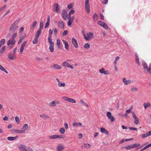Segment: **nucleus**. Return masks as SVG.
<instances>
[{"instance_id": "f257e3e1", "label": "nucleus", "mask_w": 151, "mask_h": 151, "mask_svg": "<svg viewBox=\"0 0 151 151\" xmlns=\"http://www.w3.org/2000/svg\"><path fill=\"white\" fill-rule=\"evenodd\" d=\"M94 34L90 32H87L86 34H83L84 39L87 41H91L93 38Z\"/></svg>"}, {"instance_id": "f03ea898", "label": "nucleus", "mask_w": 151, "mask_h": 151, "mask_svg": "<svg viewBox=\"0 0 151 151\" xmlns=\"http://www.w3.org/2000/svg\"><path fill=\"white\" fill-rule=\"evenodd\" d=\"M19 20H17L14 22L10 27L9 30L11 32H14L18 28V26L17 24L19 23Z\"/></svg>"}, {"instance_id": "7ed1b4c3", "label": "nucleus", "mask_w": 151, "mask_h": 151, "mask_svg": "<svg viewBox=\"0 0 151 151\" xmlns=\"http://www.w3.org/2000/svg\"><path fill=\"white\" fill-rule=\"evenodd\" d=\"M18 149L21 151H33L32 148L29 147L26 148L25 145L20 144L18 146Z\"/></svg>"}, {"instance_id": "20e7f679", "label": "nucleus", "mask_w": 151, "mask_h": 151, "mask_svg": "<svg viewBox=\"0 0 151 151\" xmlns=\"http://www.w3.org/2000/svg\"><path fill=\"white\" fill-rule=\"evenodd\" d=\"M132 115L133 118L134 119V123L136 125H137L139 123V119L137 117L134 112H132Z\"/></svg>"}, {"instance_id": "39448f33", "label": "nucleus", "mask_w": 151, "mask_h": 151, "mask_svg": "<svg viewBox=\"0 0 151 151\" xmlns=\"http://www.w3.org/2000/svg\"><path fill=\"white\" fill-rule=\"evenodd\" d=\"M123 82L125 85H127L133 83V80L129 79L127 80L125 78H123L122 80Z\"/></svg>"}, {"instance_id": "423d86ee", "label": "nucleus", "mask_w": 151, "mask_h": 151, "mask_svg": "<svg viewBox=\"0 0 151 151\" xmlns=\"http://www.w3.org/2000/svg\"><path fill=\"white\" fill-rule=\"evenodd\" d=\"M50 139H63V138L62 135H58V134H55L51 135L49 137Z\"/></svg>"}, {"instance_id": "0eeeda50", "label": "nucleus", "mask_w": 151, "mask_h": 151, "mask_svg": "<svg viewBox=\"0 0 151 151\" xmlns=\"http://www.w3.org/2000/svg\"><path fill=\"white\" fill-rule=\"evenodd\" d=\"M106 114L107 117L111 122H113L115 120V118L112 115L111 113L110 112H107Z\"/></svg>"}, {"instance_id": "6e6552de", "label": "nucleus", "mask_w": 151, "mask_h": 151, "mask_svg": "<svg viewBox=\"0 0 151 151\" xmlns=\"http://www.w3.org/2000/svg\"><path fill=\"white\" fill-rule=\"evenodd\" d=\"M61 15L63 19L65 20H66L68 15H67V12L65 10H63Z\"/></svg>"}, {"instance_id": "1a4fd4ad", "label": "nucleus", "mask_w": 151, "mask_h": 151, "mask_svg": "<svg viewBox=\"0 0 151 151\" xmlns=\"http://www.w3.org/2000/svg\"><path fill=\"white\" fill-rule=\"evenodd\" d=\"M63 66L65 68H69L72 69H73V67L71 65L69 64V63L66 61L64 62L62 64Z\"/></svg>"}, {"instance_id": "9d476101", "label": "nucleus", "mask_w": 151, "mask_h": 151, "mask_svg": "<svg viewBox=\"0 0 151 151\" xmlns=\"http://www.w3.org/2000/svg\"><path fill=\"white\" fill-rule=\"evenodd\" d=\"M98 24L103 27L106 29H109L108 27L106 24L104 22L99 21L98 22Z\"/></svg>"}, {"instance_id": "9b49d317", "label": "nucleus", "mask_w": 151, "mask_h": 151, "mask_svg": "<svg viewBox=\"0 0 151 151\" xmlns=\"http://www.w3.org/2000/svg\"><path fill=\"white\" fill-rule=\"evenodd\" d=\"M99 72L101 73H104L105 75H108L109 74V71L107 70H105L104 68L100 69L99 70Z\"/></svg>"}, {"instance_id": "f8f14e48", "label": "nucleus", "mask_w": 151, "mask_h": 151, "mask_svg": "<svg viewBox=\"0 0 151 151\" xmlns=\"http://www.w3.org/2000/svg\"><path fill=\"white\" fill-rule=\"evenodd\" d=\"M60 104L59 101L56 100L54 101L49 103V106L51 107L55 106L57 104Z\"/></svg>"}, {"instance_id": "ddd939ff", "label": "nucleus", "mask_w": 151, "mask_h": 151, "mask_svg": "<svg viewBox=\"0 0 151 151\" xmlns=\"http://www.w3.org/2000/svg\"><path fill=\"white\" fill-rule=\"evenodd\" d=\"M16 42V40H12L10 39L7 42V45L8 46H9L10 48H11L12 47H11V45H14Z\"/></svg>"}, {"instance_id": "4468645a", "label": "nucleus", "mask_w": 151, "mask_h": 151, "mask_svg": "<svg viewBox=\"0 0 151 151\" xmlns=\"http://www.w3.org/2000/svg\"><path fill=\"white\" fill-rule=\"evenodd\" d=\"M58 82V85L59 87H64L65 86V83H62L60 81V80L58 78L56 79Z\"/></svg>"}, {"instance_id": "2eb2a0df", "label": "nucleus", "mask_w": 151, "mask_h": 151, "mask_svg": "<svg viewBox=\"0 0 151 151\" xmlns=\"http://www.w3.org/2000/svg\"><path fill=\"white\" fill-rule=\"evenodd\" d=\"M28 127V125L27 124H24L22 128V134L25 133L26 131L27 130Z\"/></svg>"}, {"instance_id": "dca6fc26", "label": "nucleus", "mask_w": 151, "mask_h": 151, "mask_svg": "<svg viewBox=\"0 0 151 151\" xmlns=\"http://www.w3.org/2000/svg\"><path fill=\"white\" fill-rule=\"evenodd\" d=\"M53 8L54 11L56 12V13H59L60 12V9L59 7V5L57 3H55L53 6Z\"/></svg>"}, {"instance_id": "f3484780", "label": "nucleus", "mask_w": 151, "mask_h": 151, "mask_svg": "<svg viewBox=\"0 0 151 151\" xmlns=\"http://www.w3.org/2000/svg\"><path fill=\"white\" fill-rule=\"evenodd\" d=\"M85 8L86 12L89 13L90 12L89 1H85Z\"/></svg>"}, {"instance_id": "a211bd4d", "label": "nucleus", "mask_w": 151, "mask_h": 151, "mask_svg": "<svg viewBox=\"0 0 151 151\" xmlns=\"http://www.w3.org/2000/svg\"><path fill=\"white\" fill-rule=\"evenodd\" d=\"M73 126L74 127H77L79 126H81L82 127H85L82 125V124L80 122H74L73 124Z\"/></svg>"}, {"instance_id": "6ab92c4d", "label": "nucleus", "mask_w": 151, "mask_h": 151, "mask_svg": "<svg viewBox=\"0 0 151 151\" xmlns=\"http://www.w3.org/2000/svg\"><path fill=\"white\" fill-rule=\"evenodd\" d=\"M72 42L74 47L77 48L78 47V44L76 40L74 38H73L72 39Z\"/></svg>"}, {"instance_id": "aec40b11", "label": "nucleus", "mask_w": 151, "mask_h": 151, "mask_svg": "<svg viewBox=\"0 0 151 151\" xmlns=\"http://www.w3.org/2000/svg\"><path fill=\"white\" fill-rule=\"evenodd\" d=\"M151 135V131L148 132L145 134H143L142 135L141 138H144Z\"/></svg>"}, {"instance_id": "412c9836", "label": "nucleus", "mask_w": 151, "mask_h": 151, "mask_svg": "<svg viewBox=\"0 0 151 151\" xmlns=\"http://www.w3.org/2000/svg\"><path fill=\"white\" fill-rule=\"evenodd\" d=\"M64 148V145H59L57 147L56 149L57 151H62Z\"/></svg>"}, {"instance_id": "4be33fe9", "label": "nucleus", "mask_w": 151, "mask_h": 151, "mask_svg": "<svg viewBox=\"0 0 151 151\" xmlns=\"http://www.w3.org/2000/svg\"><path fill=\"white\" fill-rule=\"evenodd\" d=\"M8 57L11 60H13L16 59V56L14 54L9 53L8 55Z\"/></svg>"}, {"instance_id": "5701e85b", "label": "nucleus", "mask_w": 151, "mask_h": 151, "mask_svg": "<svg viewBox=\"0 0 151 151\" xmlns=\"http://www.w3.org/2000/svg\"><path fill=\"white\" fill-rule=\"evenodd\" d=\"M68 18L69 19V21L68 23V25L69 26H70L71 25V24L73 23V20L75 18V17H68Z\"/></svg>"}, {"instance_id": "b1692460", "label": "nucleus", "mask_w": 151, "mask_h": 151, "mask_svg": "<svg viewBox=\"0 0 151 151\" xmlns=\"http://www.w3.org/2000/svg\"><path fill=\"white\" fill-rule=\"evenodd\" d=\"M27 43L26 41H25L22 44L20 49V52L21 54H22V52L24 50V47L25 46V45Z\"/></svg>"}, {"instance_id": "393cba45", "label": "nucleus", "mask_w": 151, "mask_h": 151, "mask_svg": "<svg viewBox=\"0 0 151 151\" xmlns=\"http://www.w3.org/2000/svg\"><path fill=\"white\" fill-rule=\"evenodd\" d=\"M100 131L102 133H104L107 135H109V133L107 130H106L104 128L102 127L100 128Z\"/></svg>"}, {"instance_id": "a878e982", "label": "nucleus", "mask_w": 151, "mask_h": 151, "mask_svg": "<svg viewBox=\"0 0 151 151\" xmlns=\"http://www.w3.org/2000/svg\"><path fill=\"white\" fill-rule=\"evenodd\" d=\"M63 44L65 45V48L67 50L69 49V45L68 42L64 40H62Z\"/></svg>"}, {"instance_id": "bb28decb", "label": "nucleus", "mask_w": 151, "mask_h": 151, "mask_svg": "<svg viewBox=\"0 0 151 151\" xmlns=\"http://www.w3.org/2000/svg\"><path fill=\"white\" fill-rule=\"evenodd\" d=\"M59 26L62 29H64L65 27L64 22L61 21H59L58 22Z\"/></svg>"}, {"instance_id": "cd10ccee", "label": "nucleus", "mask_w": 151, "mask_h": 151, "mask_svg": "<svg viewBox=\"0 0 151 151\" xmlns=\"http://www.w3.org/2000/svg\"><path fill=\"white\" fill-rule=\"evenodd\" d=\"M83 147L86 149H89L90 148L91 145L88 143H84L83 146Z\"/></svg>"}, {"instance_id": "c85d7f7f", "label": "nucleus", "mask_w": 151, "mask_h": 151, "mask_svg": "<svg viewBox=\"0 0 151 151\" xmlns=\"http://www.w3.org/2000/svg\"><path fill=\"white\" fill-rule=\"evenodd\" d=\"M52 67L57 70H60L61 68V67L58 64H54Z\"/></svg>"}, {"instance_id": "c756f323", "label": "nucleus", "mask_w": 151, "mask_h": 151, "mask_svg": "<svg viewBox=\"0 0 151 151\" xmlns=\"http://www.w3.org/2000/svg\"><path fill=\"white\" fill-rule=\"evenodd\" d=\"M37 23V22L36 21H34L33 23L32 24V25L30 27V28L32 29H34L36 26Z\"/></svg>"}, {"instance_id": "7c9ffc66", "label": "nucleus", "mask_w": 151, "mask_h": 151, "mask_svg": "<svg viewBox=\"0 0 151 151\" xmlns=\"http://www.w3.org/2000/svg\"><path fill=\"white\" fill-rule=\"evenodd\" d=\"M42 31V30L39 29L36 32L35 37H36L39 38L40 35Z\"/></svg>"}, {"instance_id": "2f4dec72", "label": "nucleus", "mask_w": 151, "mask_h": 151, "mask_svg": "<svg viewBox=\"0 0 151 151\" xmlns=\"http://www.w3.org/2000/svg\"><path fill=\"white\" fill-rule=\"evenodd\" d=\"M142 65L143 66L145 70L146 71H148V69L147 64L144 62H142Z\"/></svg>"}, {"instance_id": "473e14b6", "label": "nucleus", "mask_w": 151, "mask_h": 151, "mask_svg": "<svg viewBox=\"0 0 151 151\" xmlns=\"http://www.w3.org/2000/svg\"><path fill=\"white\" fill-rule=\"evenodd\" d=\"M17 138V136L15 137H7V139L9 140L13 141L16 140Z\"/></svg>"}, {"instance_id": "72a5a7b5", "label": "nucleus", "mask_w": 151, "mask_h": 151, "mask_svg": "<svg viewBox=\"0 0 151 151\" xmlns=\"http://www.w3.org/2000/svg\"><path fill=\"white\" fill-rule=\"evenodd\" d=\"M143 106L145 109H146L147 107L150 106L151 104L149 102H147L146 103H144Z\"/></svg>"}, {"instance_id": "f704fd0d", "label": "nucleus", "mask_w": 151, "mask_h": 151, "mask_svg": "<svg viewBox=\"0 0 151 151\" xmlns=\"http://www.w3.org/2000/svg\"><path fill=\"white\" fill-rule=\"evenodd\" d=\"M48 42L50 45H54V43L52 41V37H48Z\"/></svg>"}, {"instance_id": "c9c22d12", "label": "nucleus", "mask_w": 151, "mask_h": 151, "mask_svg": "<svg viewBox=\"0 0 151 151\" xmlns=\"http://www.w3.org/2000/svg\"><path fill=\"white\" fill-rule=\"evenodd\" d=\"M54 45H50L49 49L51 52H53L54 51Z\"/></svg>"}, {"instance_id": "e433bc0d", "label": "nucleus", "mask_w": 151, "mask_h": 151, "mask_svg": "<svg viewBox=\"0 0 151 151\" xmlns=\"http://www.w3.org/2000/svg\"><path fill=\"white\" fill-rule=\"evenodd\" d=\"M6 49V46H5L2 47V48L0 50V55H2Z\"/></svg>"}, {"instance_id": "4c0bfd02", "label": "nucleus", "mask_w": 151, "mask_h": 151, "mask_svg": "<svg viewBox=\"0 0 151 151\" xmlns=\"http://www.w3.org/2000/svg\"><path fill=\"white\" fill-rule=\"evenodd\" d=\"M135 61L136 62L137 64L138 65H139V59L138 57V56L137 54H135Z\"/></svg>"}, {"instance_id": "58836bf2", "label": "nucleus", "mask_w": 151, "mask_h": 151, "mask_svg": "<svg viewBox=\"0 0 151 151\" xmlns=\"http://www.w3.org/2000/svg\"><path fill=\"white\" fill-rule=\"evenodd\" d=\"M0 70L2 71L5 72L6 73H8V72L0 64Z\"/></svg>"}, {"instance_id": "ea45409f", "label": "nucleus", "mask_w": 151, "mask_h": 151, "mask_svg": "<svg viewBox=\"0 0 151 151\" xmlns=\"http://www.w3.org/2000/svg\"><path fill=\"white\" fill-rule=\"evenodd\" d=\"M57 45L58 48L61 49V46L60 45V40L59 39H58L57 40Z\"/></svg>"}, {"instance_id": "a19ab883", "label": "nucleus", "mask_w": 151, "mask_h": 151, "mask_svg": "<svg viewBox=\"0 0 151 151\" xmlns=\"http://www.w3.org/2000/svg\"><path fill=\"white\" fill-rule=\"evenodd\" d=\"M68 101L73 103H75L76 102V100L69 98Z\"/></svg>"}, {"instance_id": "79ce46f5", "label": "nucleus", "mask_w": 151, "mask_h": 151, "mask_svg": "<svg viewBox=\"0 0 151 151\" xmlns=\"http://www.w3.org/2000/svg\"><path fill=\"white\" fill-rule=\"evenodd\" d=\"M5 42L6 40L4 39H3L0 41V47L5 43Z\"/></svg>"}, {"instance_id": "37998d69", "label": "nucleus", "mask_w": 151, "mask_h": 151, "mask_svg": "<svg viewBox=\"0 0 151 151\" xmlns=\"http://www.w3.org/2000/svg\"><path fill=\"white\" fill-rule=\"evenodd\" d=\"M131 91L132 92L137 91H138V89L137 87H132L131 88Z\"/></svg>"}, {"instance_id": "c03bdc74", "label": "nucleus", "mask_w": 151, "mask_h": 151, "mask_svg": "<svg viewBox=\"0 0 151 151\" xmlns=\"http://www.w3.org/2000/svg\"><path fill=\"white\" fill-rule=\"evenodd\" d=\"M43 28V20H41L40 24V27L39 29H41L42 30Z\"/></svg>"}, {"instance_id": "a18cd8bd", "label": "nucleus", "mask_w": 151, "mask_h": 151, "mask_svg": "<svg viewBox=\"0 0 151 151\" xmlns=\"http://www.w3.org/2000/svg\"><path fill=\"white\" fill-rule=\"evenodd\" d=\"M75 10H72L70 11L68 14V17H69V18L70 17V15L71 14H73L75 13Z\"/></svg>"}, {"instance_id": "49530a36", "label": "nucleus", "mask_w": 151, "mask_h": 151, "mask_svg": "<svg viewBox=\"0 0 151 151\" xmlns=\"http://www.w3.org/2000/svg\"><path fill=\"white\" fill-rule=\"evenodd\" d=\"M14 132L16 133H18L19 134H22V132L21 130L15 129L14 130Z\"/></svg>"}, {"instance_id": "de8ad7c7", "label": "nucleus", "mask_w": 151, "mask_h": 151, "mask_svg": "<svg viewBox=\"0 0 151 151\" xmlns=\"http://www.w3.org/2000/svg\"><path fill=\"white\" fill-rule=\"evenodd\" d=\"M133 112V111H131L130 110H129V109L127 110L126 111L125 114V116H127L128 114L131 113L132 114V112Z\"/></svg>"}, {"instance_id": "09e8293b", "label": "nucleus", "mask_w": 151, "mask_h": 151, "mask_svg": "<svg viewBox=\"0 0 151 151\" xmlns=\"http://www.w3.org/2000/svg\"><path fill=\"white\" fill-rule=\"evenodd\" d=\"M93 18L95 21H97L98 19V16L96 13H95L94 14Z\"/></svg>"}, {"instance_id": "8fccbe9b", "label": "nucleus", "mask_w": 151, "mask_h": 151, "mask_svg": "<svg viewBox=\"0 0 151 151\" xmlns=\"http://www.w3.org/2000/svg\"><path fill=\"white\" fill-rule=\"evenodd\" d=\"M38 37H35L34 40L33 41V44H36L37 43L38 41Z\"/></svg>"}, {"instance_id": "3c124183", "label": "nucleus", "mask_w": 151, "mask_h": 151, "mask_svg": "<svg viewBox=\"0 0 151 151\" xmlns=\"http://www.w3.org/2000/svg\"><path fill=\"white\" fill-rule=\"evenodd\" d=\"M60 132L62 134H63L65 132V129L63 128H61L60 129Z\"/></svg>"}, {"instance_id": "603ef678", "label": "nucleus", "mask_w": 151, "mask_h": 151, "mask_svg": "<svg viewBox=\"0 0 151 151\" xmlns=\"http://www.w3.org/2000/svg\"><path fill=\"white\" fill-rule=\"evenodd\" d=\"M125 148L127 150H130L131 149L133 148V147L132 145H130L125 147Z\"/></svg>"}, {"instance_id": "864d4df0", "label": "nucleus", "mask_w": 151, "mask_h": 151, "mask_svg": "<svg viewBox=\"0 0 151 151\" xmlns=\"http://www.w3.org/2000/svg\"><path fill=\"white\" fill-rule=\"evenodd\" d=\"M119 58H120V57L119 56H117L115 60L114 61V64L116 65L117 62L119 60Z\"/></svg>"}, {"instance_id": "5fc2aeb1", "label": "nucleus", "mask_w": 151, "mask_h": 151, "mask_svg": "<svg viewBox=\"0 0 151 151\" xmlns=\"http://www.w3.org/2000/svg\"><path fill=\"white\" fill-rule=\"evenodd\" d=\"M84 47L85 48L88 49L90 48V45L88 43H86L84 45Z\"/></svg>"}, {"instance_id": "6e6d98bb", "label": "nucleus", "mask_w": 151, "mask_h": 151, "mask_svg": "<svg viewBox=\"0 0 151 151\" xmlns=\"http://www.w3.org/2000/svg\"><path fill=\"white\" fill-rule=\"evenodd\" d=\"M40 116L42 118H45L47 119L49 118V116H46L44 114H42L40 115Z\"/></svg>"}, {"instance_id": "4d7b16f0", "label": "nucleus", "mask_w": 151, "mask_h": 151, "mask_svg": "<svg viewBox=\"0 0 151 151\" xmlns=\"http://www.w3.org/2000/svg\"><path fill=\"white\" fill-rule=\"evenodd\" d=\"M15 120L17 124H19L20 122L19 117L18 116H16L15 117Z\"/></svg>"}, {"instance_id": "13d9d810", "label": "nucleus", "mask_w": 151, "mask_h": 151, "mask_svg": "<svg viewBox=\"0 0 151 151\" xmlns=\"http://www.w3.org/2000/svg\"><path fill=\"white\" fill-rule=\"evenodd\" d=\"M52 30L51 29H49V30L48 37H52Z\"/></svg>"}, {"instance_id": "bf43d9fd", "label": "nucleus", "mask_w": 151, "mask_h": 151, "mask_svg": "<svg viewBox=\"0 0 151 151\" xmlns=\"http://www.w3.org/2000/svg\"><path fill=\"white\" fill-rule=\"evenodd\" d=\"M17 33H14L12 36L11 38L12 40H14V39L17 37Z\"/></svg>"}, {"instance_id": "052dcab7", "label": "nucleus", "mask_w": 151, "mask_h": 151, "mask_svg": "<svg viewBox=\"0 0 151 151\" xmlns=\"http://www.w3.org/2000/svg\"><path fill=\"white\" fill-rule=\"evenodd\" d=\"M62 98L63 100L68 101L69 98L65 96H64Z\"/></svg>"}, {"instance_id": "680f3d73", "label": "nucleus", "mask_w": 151, "mask_h": 151, "mask_svg": "<svg viewBox=\"0 0 151 151\" xmlns=\"http://www.w3.org/2000/svg\"><path fill=\"white\" fill-rule=\"evenodd\" d=\"M68 33V31L66 30H65L62 33V35L63 36H65L67 35Z\"/></svg>"}, {"instance_id": "e2e57ef3", "label": "nucleus", "mask_w": 151, "mask_h": 151, "mask_svg": "<svg viewBox=\"0 0 151 151\" xmlns=\"http://www.w3.org/2000/svg\"><path fill=\"white\" fill-rule=\"evenodd\" d=\"M140 144L139 143H137V144H135L133 145H132V146L133 147V148L134 147H139L140 146Z\"/></svg>"}, {"instance_id": "0e129e2a", "label": "nucleus", "mask_w": 151, "mask_h": 151, "mask_svg": "<svg viewBox=\"0 0 151 151\" xmlns=\"http://www.w3.org/2000/svg\"><path fill=\"white\" fill-rule=\"evenodd\" d=\"M149 146L148 145H147L145 147H144L141 150H140V151H142L144 150H145L146 149H147V148H149Z\"/></svg>"}, {"instance_id": "69168bd1", "label": "nucleus", "mask_w": 151, "mask_h": 151, "mask_svg": "<svg viewBox=\"0 0 151 151\" xmlns=\"http://www.w3.org/2000/svg\"><path fill=\"white\" fill-rule=\"evenodd\" d=\"M128 128L130 130H137V129L136 128H135V127H129Z\"/></svg>"}, {"instance_id": "338daca9", "label": "nucleus", "mask_w": 151, "mask_h": 151, "mask_svg": "<svg viewBox=\"0 0 151 151\" xmlns=\"http://www.w3.org/2000/svg\"><path fill=\"white\" fill-rule=\"evenodd\" d=\"M73 6V5H72V4H70L68 6L67 8L68 9H70Z\"/></svg>"}, {"instance_id": "774afa93", "label": "nucleus", "mask_w": 151, "mask_h": 151, "mask_svg": "<svg viewBox=\"0 0 151 151\" xmlns=\"http://www.w3.org/2000/svg\"><path fill=\"white\" fill-rule=\"evenodd\" d=\"M49 24H50V23H48V22H46L45 24V28H47L49 26Z\"/></svg>"}]
</instances>
